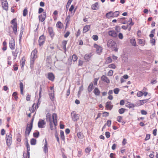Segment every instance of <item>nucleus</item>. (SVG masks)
Here are the masks:
<instances>
[{"label": "nucleus", "instance_id": "nucleus-1", "mask_svg": "<svg viewBox=\"0 0 158 158\" xmlns=\"http://www.w3.org/2000/svg\"><path fill=\"white\" fill-rule=\"evenodd\" d=\"M52 118L50 114L47 113L46 115V119L47 122L49 123L51 129L53 130H55L56 126L57 125V117L56 114L55 113L52 114Z\"/></svg>", "mask_w": 158, "mask_h": 158}, {"label": "nucleus", "instance_id": "nucleus-2", "mask_svg": "<svg viewBox=\"0 0 158 158\" xmlns=\"http://www.w3.org/2000/svg\"><path fill=\"white\" fill-rule=\"evenodd\" d=\"M37 51L36 49L33 50L31 53V64H34L35 59L37 58Z\"/></svg>", "mask_w": 158, "mask_h": 158}, {"label": "nucleus", "instance_id": "nucleus-3", "mask_svg": "<svg viewBox=\"0 0 158 158\" xmlns=\"http://www.w3.org/2000/svg\"><path fill=\"white\" fill-rule=\"evenodd\" d=\"M119 13L118 11H115L114 13L112 12H110L109 13H107L106 15V18L109 19L111 17H115L118 16Z\"/></svg>", "mask_w": 158, "mask_h": 158}, {"label": "nucleus", "instance_id": "nucleus-4", "mask_svg": "<svg viewBox=\"0 0 158 158\" xmlns=\"http://www.w3.org/2000/svg\"><path fill=\"white\" fill-rule=\"evenodd\" d=\"M16 19L15 18L12 20L11 22V23L13 25V26H12L13 31L15 34H16L17 31V24L16 22Z\"/></svg>", "mask_w": 158, "mask_h": 158}, {"label": "nucleus", "instance_id": "nucleus-5", "mask_svg": "<svg viewBox=\"0 0 158 158\" xmlns=\"http://www.w3.org/2000/svg\"><path fill=\"white\" fill-rule=\"evenodd\" d=\"M80 115L79 114H76L74 111H73L71 113V117L73 121H77L79 118Z\"/></svg>", "mask_w": 158, "mask_h": 158}, {"label": "nucleus", "instance_id": "nucleus-6", "mask_svg": "<svg viewBox=\"0 0 158 158\" xmlns=\"http://www.w3.org/2000/svg\"><path fill=\"white\" fill-rule=\"evenodd\" d=\"M6 143L7 146L10 147L12 143V139L11 135H6Z\"/></svg>", "mask_w": 158, "mask_h": 158}, {"label": "nucleus", "instance_id": "nucleus-7", "mask_svg": "<svg viewBox=\"0 0 158 158\" xmlns=\"http://www.w3.org/2000/svg\"><path fill=\"white\" fill-rule=\"evenodd\" d=\"M107 45L109 48H113L115 47L116 44L114 41L110 40L108 41Z\"/></svg>", "mask_w": 158, "mask_h": 158}, {"label": "nucleus", "instance_id": "nucleus-8", "mask_svg": "<svg viewBox=\"0 0 158 158\" xmlns=\"http://www.w3.org/2000/svg\"><path fill=\"white\" fill-rule=\"evenodd\" d=\"M2 8L7 11L8 10V3L6 0H1Z\"/></svg>", "mask_w": 158, "mask_h": 158}, {"label": "nucleus", "instance_id": "nucleus-9", "mask_svg": "<svg viewBox=\"0 0 158 158\" xmlns=\"http://www.w3.org/2000/svg\"><path fill=\"white\" fill-rule=\"evenodd\" d=\"M32 123L31 124H27L26 129L25 133L27 135H29V134L32 129Z\"/></svg>", "mask_w": 158, "mask_h": 158}, {"label": "nucleus", "instance_id": "nucleus-10", "mask_svg": "<svg viewBox=\"0 0 158 158\" xmlns=\"http://www.w3.org/2000/svg\"><path fill=\"white\" fill-rule=\"evenodd\" d=\"M45 124L46 122L44 120L40 119L38 123V127L40 128H43L45 127Z\"/></svg>", "mask_w": 158, "mask_h": 158}, {"label": "nucleus", "instance_id": "nucleus-11", "mask_svg": "<svg viewBox=\"0 0 158 158\" xmlns=\"http://www.w3.org/2000/svg\"><path fill=\"white\" fill-rule=\"evenodd\" d=\"M94 47L96 48V52L98 54H100L102 52V48L101 46L95 44L94 45Z\"/></svg>", "mask_w": 158, "mask_h": 158}, {"label": "nucleus", "instance_id": "nucleus-12", "mask_svg": "<svg viewBox=\"0 0 158 158\" xmlns=\"http://www.w3.org/2000/svg\"><path fill=\"white\" fill-rule=\"evenodd\" d=\"M45 40V38L44 35H42L40 37L39 40V45L40 47L44 44Z\"/></svg>", "mask_w": 158, "mask_h": 158}, {"label": "nucleus", "instance_id": "nucleus-13", "mask_svg": "<svg viewBox=\"0 0 158 158\" xmlns=\"http://www.w3.org/2000/svg\"><path fill=\"white\" fill-rule=\"evenodd\" d=\"M46 16V13L45 12H43V14L39 16V20L41 22L44 21Z\"/></svg>", "mask_w": 158, "mask_h": 158}, {"label": "nucleus", "instance_id": "nucleus-14", "mask_svg": "<svg viewBox=\"0 0 158 158\" xmlns=\"http://www.w3.org/2000/svg\"><path fill=\"white\" fill-rule=\"evenodd\" d=\"M108 34L109 35L113 37H116L117 36L116 32L114 30L109 31Z\"/></svg>", "mask_w": 158, "mask_h": 158}, {"label": "nucleus", "instance_id": "nucleus-15", "mask_svg": "<svg viewBox=\"0 0 158 158\" xmlns=\"http://www.w3.org/2000/svg\"><path fill=\"white\" fill-rule=\"evenodd\" d=\"M106 107L107 109L111 110L113 107V105H111V103L110 101H108L106 104Z\"/></svg>", "mask_w": 158, "mask_h": 158}, {"label": "nucleus", "instance_id": "nucleus-16", "mask_svg": "<svg viewBox=\"0 0 158 158\" xmlns=\"http://www.w3.org/2000/svg\"><path fill=\"white\" fill-rule=\"evenodd\" d=\"M48 78L50 80L53 81L55 78V76L52 73H48Z\"/></svg>", "mask_w": 158, "mask_h": 158}, {"label": "nucleus", "instance_id": "nucleus-17", "mask_svg": "<svg viewBox=\"0 0 158 158\" xmlns=\"http://www.w3.org/2000/svg\"><path fill=\"white\" fill-rule=\"evenodd\" d=\"M9 46L11 50H14L15 48V41L13 40H10L9 43Z\"/></svg>", "mask_w": 158, "mask_h": 158}, {"label": "nucleus", "instance_id": "nucleus-18", "mask_svg": "<svg viewBox=\"0 0 158 158\" xmlns=\"http://www.w3.org/2000/svg\"><path fill=\"white\" fill-rule=\"evenodd\" d=\"M99 8L98 4V2L95 3L94 4H93L91 6V8L93 10H98Z\"/></svg>", "mask_w": 158, "mask_h": 158}, {"label": "nucleus", "instance_id": "nucleus-19", "mask_svg": "<svg viewBox=\"0 0 158 158\" xmlns=\"http://www.w3.org/2000/svg\"><path fill=\"white\" fill-rule=\"evenodd\" d=\"M25 58L24 57H23L22 58L20 62V66L22 68L24 67L25 64Z\"/></svg>", "mask_w": 158, "mask_h": 158}, {"label": "nucleus", "instance_id": "nucleus-20", "mask_svg": "<svg viewBox=\"0 0 158 158\" xmlns=\"http://www.w3.org/2000/svg\"><path fill=\"white\" fill-rule=\"evenodd\" d=\"M49 95L51 100L54 101V90L51 91V92L49 94Z\"/></svg>", "mask_w": 158, "mask_h": 158}, {"label": "nucleus", "instance_id": "nucleus-21", "mask_svg": "<svg viewBox=\"0 0 158 158\" xmlns=\"http://www.w3.org/2000/svg\"><path fill=\"white\" fill-rule=\"evenodd\" d=\"M147 102V100H139L137 102V104L138 106H139L143 105L144 103H145Z\"/></svg>", "mask_w": 158, "mask_h": 158}, {"label": "nucleus", "instance_id": "nucleus-22", "mask_svg": "<svg viewBox=\"0 0 158 158\" xmlns=\"http://www.w3.org/2000/svg\"><path fill=\"white\" fill-rule=\"evenodd\" d=\"M101 79L107 83H109L110 82L109 79L105 76H103L101 77Z\"/></svg>", "mask_w": 158, "mask_h": 158}, {"label": "nucleus", "instance_id": "nucleus-23", "mask_svg": "<svg viewBox=\"0 0 158 158\" xmlns=\"http://www.w3.org/2000/svg\"><path fill=\"white\" fill-rule=\"evenodd\" d=\"M90 26L89 25H86L84 27L83 32V33H86L90 29Z\"/></svg>", "mask_w": 158, "mask_h": 158}, {"label": "nucleus", "instance_id": "nucleus-24", "mask_svg": "<svg viewBox=\"0 0 158 158\" xmlns=\"http://www.w3.org/2000/svg\"><path fill=\"white\" fill-rule=\"evenodd\" d=\"M94 93L96 96H99L100 95V92L97 88H95L94 91Z\"/></svg>", "mask_w": 158, "mask_h": 158}, {"label": "nucleus", "instance_id": "nucleus-25", "mask_svg": "<svg viewBox=\"0 0 158 158\" xmlns=\"http://www.w3.org/2000/svg\"><path fill=\"white\" fill-rule=\"evenodd\" d=\"M67 41L66 40H64L63 41L62 44V48L63 49L64 51H65V52L66 51V45L67 43Z\"/></svg>", "mask_w": 158, "mask_h": 158}, {"label": "nucleus", "instance_id": "nucleus-26", "mask_svg": "<svg viewBox=\"0 0 158 158\" xmlns=\"http://www.w3.org/2000/svg\"><path fill=\"white\" fill-rule=\"evenodd\" d=\"M138 43L142 46H143L145 44V40L143 39H139L138 40Z\"/></svg>", "mask_w": 158, "mask_h": 158}, {"label": "nucleus", "instance_id": "nucleus-27", "mask_svg": "<svg viewBox=\"0 0 158 158\" xmlns=\"http://www.w3.org/2000/svg\"><path fill=\"white\" fill-rule=\"evenodd\" d=\"M125 19V18L123 17L120 18V19H118V21L120 23H121L123 24H126L127 23V22L124 21Z\"/></svg>", "mask_w": 158, "mask_h": 158}, {"label": "nucleus", "instance_id": "nucleus-28", "mask_svg": "<svg viewBox=\"0 0 158 158\" xmlns=\"http://www.w3.org/2000/svg\"><path fill=\"white\" fill-rule=\"evenodd\" d=\"M130 42L133 46H136V42L135 39H131L130 40Z\"/></svg>", "mask_w": 158, "mask_h": 158}, {"label": "nucleus", "instance_id": "nucleus-29", "mask_svg": "<svg viewBox=\"0 0 158 158\" xmlns=\"http://www.w3.org/2000/svg\"><path fill=\"white\" fill-rule=\"evenodd\" d=\"M26 147L27 148V154H28V158H29L30 157V146L28 143H27L26 144Z\"/></svg>", "mask_w": 158, "mask_h": 158}, {"label": "nucleus", "instance_id": "nucleus-30", "mask_svg": "<svg viewBox=\"0 0 158 158\" xmlns=\"http://www.w3.org/2000/svg\"><path fill=\"white\" fill-rule=\"evenodd\" d=\"M91 56V54H86L84 58L85 60L88 61L89 60Z\"/></svg>", "mask_w": 158, "mask_h": 158}, {"label": "nucleus", "instance_id": "nucleus-31", "mask_svg": "<svg viewBox=\"0 0 158 158\" xmlns=\"http://www.w3.org/2000/svg\"><path fill=\"white\" fill-rule=\"evenodd\" d=\"M20 87L21 91V93L22 94H23V85L22 82H20Z\"/></svg>", "mask_w": 158, "mask_h": 158}, {"label": "nucleus", "instance_id": "nucleus-32", "mask_svg": "<svg viewBox=\"0 0 158 158\" xmlns=\"http://www.w3.org/2000/svg\"><path fill=\"white\" fill-rule=\"evenodd\" d=\"M112 61V60L110 57H107L105 63L106 64H108L110 63Z\"/></svg>", "mask_w": 158, "mask_h": 158}, {"label": "nucleus", "instance_id": "nucleus-33", "mask_svg": "<svg viewBox=\"0 0 158 158\" xmlns=\"http://www.w3.org/2000/svg\"><path fill=\"white\" fill-rule=\"evenodd\" d=\"M62 24L60 21L57 22L56 24V27L59 28H62Z\"/></svg>", "mask_w": 158, "mask_h": 158}, {"label": "nucleus", "instance_id": "nucleus-34", "mask_svg": "<svg viewBox=\"0 0 158 158\" xmlns=\"http://www.w3.org/2000/svg\"><path fill=\"white\" fill-rule=\"evenodd\" d=\"M73 0H69L68 2H67V5H66V10H68V8H69V6H70V5L71 2H72Z\"/></svg>", "mask_w": 158, "mask_h": 158}, {"label": "nucleus", "instance_id": "nucleus-35", "mask_svg": "<svg viewBox=\"0 0 158 158\" xmlns=\"http://www.w3.org/2000/svg\"><path fill=\"white\" fill-rule=\"evenodd\" d=\"M36 104H34L32 105L31 109H29L31 112H33L35 111L36 108Z\"/></svg>", "mask_w": 158, "mask_h": 158}, {"label": "nucleus", "instance_id": "nucleus-36", "mask_svg": "<svg viewBox=\"0 0 158 158\" xmlns=\"http://www.w3.org/2000/svg\"><path fill=\"white\" fill-rule=\"evenodd\" d=\"M77 136L78 138L81 139H82L83 138V134L80 132L78 133H77Z\"/></svg>", "mask_w": 158, "mask_h": 158}, {"label": "nucleus", "instance_id": "nucleus-37", "mask_svg": "<svg viewBox=\"0 0 158 158\" xmlns=\"http://www.w3.org/2000/svg\"><path fill=\"white\" fill-rule=\"evenodd\" d=\"M93 87V84L92 83H91L88 87V90L89 92H90L92 91Z\"/></svg>", "mask_w": 158, "mask_h": 158}, {"label": "nucleus", "instance_id": "nucleus-38", "mask_svg": "<svg viewBox=\"0 0 158 158\" xmlns=\"http://www.w3.org/2000/svg\"><path fill=\"white\" fill-rule=\"evenodd\" d=\"M60 137L62 139L64 140V132L61 131H60Z\"/></svg>", "mask_w": 158, "mask_h": 158}, {"label": "nucleus", "instance_id": "nucleus-39", "mask_svg": "<svg viewBox=\"0 0 158 158\" xmlns=\"http://www.w3.org/2000/svg\"><path fill=\"white\" fill-rule=\"evenodd\" d=\"M36 140L34 139H32L31 140V145H34L36 144Z\"/></svg>", "mask_w": 158, "mask_h": 158}, {"label": "nucleus", "instance_id": "nucleus-40", "mask_svg": "<svg viewBox=\"0 0 158 158\" xmlns=\"http://www.w3.org/2000/svg\"><path fill=\"white\" fill-rule=\"evenodd\" d=\"M125 110L126 109H125L121 108L119 110L118 112L120 114H122L124 112Z\"/></svg>", "mask_w": 158, "mask_h": 158}, {"label": "nucleus", "instance_id": "nucleus-41", "mask_svg": "<svg viewBox=\"0 0 158 158\" xmlns=\"http://www.w3.org/2000/svg\"><path fill=\"white\" fill-rule=\"evenodd\" d=\"M48 32L51 36H53V31H52V28H49Z\"/></svg>", "mask_w": 158, "mask_h": 158}, {"label": "nucleus", "instance_id": "nucleus-42", "mask_svg": "<svg viewBox=\"0 0 158 158\" xmlns=\"http://www.w3.org/2000/svg\"><path fill=\"white\" fill-rule=\"evenodd\" d=\"M72 59L73 61H76L77 59V57L75 55H73L72 57Z\"/></svg>", "mask_w": 158, "mask_h": 158}, {"label": "nucleus", "instance_id": "nucleus-43", "mask_svg": "<svg viewBox=\"0 0 158 158\" xmlns=\"http://www.w3.org/2000/svg\"><path fill=\"white\" fill-rule=\"evenodd\" d=\"M143 95V93L141 91H138L137 94V96L138 97H141Z\"/></svg>", "mask_w": 158, "mask_h": 158}, {"label": "nucleus", "instance_id": "nucleus-44", "mask_svg": "<svg viewBox=\"0 0 158 158\" xmlns=\"http://www.w3.org/2000/svg\"><path fill=\"white\" fill-rule=\"evenodd\" d=\"M43 149L44 152L45 153H46L48 152V148L47 147V146L44 145L43 147Z\"/></svg>", "mask_w": 158, "mask_h": 158}, {"label": "nucleus", "instance_id": "nucleus-45", "mask_svg": "<svg viewBox=\"0 0 158 158\" xmlns=\"http://www.w3.org/2000/svg\"><path fill=\"white\" fill-rule=\"evenodd\" d=\"M108 67L110 68L115 69L116 68V66L114 64H111L108 65Z\"/></svg>", "mask_w": 158, "mask_h": 158}, {"label": "nucleus", "instance_id": "nucleus-46", "mask_svg": "<svg viewBox=\"0 0 158 158\" xmlns=\"http://www.w3.org/2000/svg\"><path fill=\"white\" fill-rule=\"evenodd\" d=\"M92 38L94 40L97 41L98 40V38L97 35H94L93 36Z\"/></svg>", "mask_w": 158, "mask_h": 158}, {"label": "nucleus", "instance_id": "nucleus-47", "mask_svg": "<svg viewBox=\"0 0 158 158\" xmlns=\"http://www.w3.org/2000/svg\"><path fill=\"white\" fill-rule=\"evenodd\" d=\"M91 151V148H87L85 149V152L86 153H89Z\"/></svg>", "mask_w": 158, "mask_h": 158}, {"label": "nucleus", "instance_id": "nucleus-48", "mask_svg": "<svg viewBox=\"0 0 158 158\" xmlns=\"http://www.w3.org/2000/svg\"><path fill=\"white\" fill-rule=\"evenodd\" d=\"M123 118L122 116H118L117 118V120L119 122H121V120Z\"/></svg>", "mask_w": 158, "mask_h": 158}, {"label": "nucleus", "instance_id": "nucleus-49", "mask_svg": "<svg viewBox=\"0 0 158 158\" xmlns=\"http://www.w3.org/2000/svg\"><path fill=\"white\" fill-rule=\"evenodd\" d=\"M27 10L26 9H25L23 11V15L24 16H25L27 14Z\"/></svg>", "mask_w": 158, "mask_h": 158}, {"label": "nucleus", "instance_id": "nucleus-50", "mask_svg": "<svg viewBox=\"0 0 158 158\" xmlns=\"http://www.w3.org/2000/svg\"><path fill=\"white\" fill-rule=\"evenodd\" d=\"M113 71L111 70H110L108 73V75L110 76H111L113 75Z\"/></svg>", "mask_w": 158, "mask_h": 158}, {"label": "nucleus", "instance_id": "nucleus-51", "mask_svg": "<svg viewBox=\"0 0 158 158\" xmlns=\"http://www.w3.org/2000/svg\"><path fill=\"white\" fill-rule=\"evenodd\" d=\"M17 93L16 92H14L12 95L13 96V97H14L15 98L16 100H17L18 98V96H17Z\"/></svg>", "mask_w": 158, "mask_h": 158}, {"label": "nucleus", "instance_id": "nucleus-52", "mask_svg": "<svg viewBox=\"0 0 158 158\" xmlns=\"http://www.w3.org/2000/svg\"><path fill=\"white\" fill-rule=\"evenodd\" d=\"M70 16L69 15H68L66 17V22L67 24L70 21Z\"/></svg>", "mask_w": 158, "mask_h": 158}, {"label": "nucleus", "instance_id": "nucleus-53", "mask_svg": "<svg viewBox=\"0 0 158 158\" xmlns=\"http://www.w3.org/2000/svg\"><path fill=\"white\" fill-rule=\"evenodd\" d=\"M105 135L106 136V137L108 138L110 137V133L109 132H106L105 133Z\"/></svg>", "mask_w": 158, "mask_h": 158}, {"label": "nucleus", "instance_id": "nucleus-54", "mask_svg": "<svg viewBox=\"0 0 158 158\" xmlns=\"http://www.w3.org/2000/svg\"><path fill=\"white\" fill-rule=\"evenodd\" d=\"M80 34L81 31L80 29H79L76 34V35L77 37H78L80 35Z\"/></svg>", "mask_w": 158, "mask_h": 158}, {"label": "nucleus", "instance_id": "nucleus-55", "mask_svg": "<svg viewBox=\"0 0 158 158\" xmlns=\"http://www.w3.org/2000/svg\"><path fill=\"white\" fill-rule=\"evenodd\" d=\"M119 91V89L118 88H115L114 90V93L116 94H117Z\"/></svg>", "mask_w": 158, "mask_h": 158}, {"label": "nucleus", "instance_id": "nucleus-56", "mask_svg": "<svg viewBox=\"0 0 158 158\" xmlns=\"http://www.w3.org/2000/svg\"><path fill=\"white\" fill-rule=\"evenodd\" d=\"M111 120H108L107 121L106 125L108 126L109 127L110 126V125L111 124Z\"/></svg>", "mask_w": 158, "mask_h": 158}, {"label": "nucleus", "instance_id": "nucleus-57", "mask_svg": "<svg viewBox=\"0 0 158 158\" xmlns=\"http://www.w3.org/2000/svg\"><path fill=\"white\" fill-rule=\"evenodd\" d=\"M118 37L120 39H122L123 38V34L121 33H119L118 35Z\"/></svg>", "mask_w": 158, "mask_h": 158}, {"label": "nucleus", "instance_id": "nucleus-58", "mask_svg": "<svg viewBox=\"0 0 158 158\" xmlns=\"http://www.w3.org/2000/svg\"><path fill=\"white\" fill-rule=\"evenodd\" d=\"M155 40L154 39H152L150 40V43L153 45H154L155 44Z\"/></svg>", "mask_w": 158, "mask_h": 158}, {"label": "nucleus", "instance_id": "nucleus-59", "mask_svg": "<svg viewBox=\"0 0 158 158\" xmlns=\"http://www.w3.org/2000/svg\"><path fill=\"white\" fill-rule=\"evenodd\" d=\"M39 132H35L33 133V136L35 137H38L39 136Z\"/></svg>", "mask_w": 158, "mask_h": 158}, {"label": "nucleus", "instance_id": "nucleus-60", "mask_svg": "<svg viewBox=\"0 0 158 158\" xmlns=\"http://www.w3.org/2000/svg\"><path fill=\"white\" fill-rule=\"evenodd\" d=\"M83 61L81 60H79L78 65L81 66L83 64Z\"/></svg>", "mask_w": 158, "mask_h": 158}, {"label": "nucleus", "instance_id": "nucleus-61", "mask_svg": "<svg viewBox=\"0 0 158 158\" xmlns=\"http://www.w3.org/2000/svg\"><path fill=\"white\" fill-rule=\"evenodd\" d=\"M70 32L69 31H67L66 33L64 34V37H65V38H67V37H68L69 35L70 34Z\"/></svg>", "mask_w": 158, "mask_h": 158}, {"label": "nucleus", "instance_id": "nucleus-62", "mask_svg": "<svg viewBox=\"0 0 158 158\" xmlns=\"http://www.w3.org/2000/svg\"><path fill=\"white\" fill-rule=\"evenodd\" d=\"M150 138V135L149 134L147 135L145 138V140H147L149 139Z\"/></svg>", "mask_w": 158, "mask_h": 158}, {"label": "nucleus", "instance_id": "nucleus-63", "mask_svg": "<svg viewBox=\"0 0 158 158\" xmlns=\"http://www.w3.org/2000/svg\"><path fill=\"white\" fill-rule=\"evenodd\" d=\"M31 97V95L27 94L26 96V100L27 101H29L30 100Z\"/></svg>", "mask_w": 158, "mask_h": 158}, {"label": "nucleus", "instance_id": "nucleus-64", "mask_svg": "<svg viewBox=\"0 0 158 158\" xmlns=\"http://www.w3.org/2000/svg\"><path fill=\"white\" fill-rule=\"evenodd\" d=\"M5 130L4 129H2L1 131V134L2 135H3L5 134Z\"/></svg>", "mask_w": 158, "mask_h": 158}]
</instances>
